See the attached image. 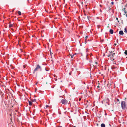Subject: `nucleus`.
<instances>
[{
    "mask_svg": "<svg viewBox=\"0 0 127 127\" xmlns=\"http://www.w3.org/2000/svg\"><path fill=\"white\" fill-rule=\"evenodd\" d=\"M121 107L122 109H125L127 108L126 105L125 101H122L121 102Z\"/></svg>",
    "mask_w": 127,
    "mask_h": 127,
    "instance_id": "obj_1",
    "label": "nucleus"
},
{
    "mask_svg": "<svg viewBox=\"0 0 127 127\" xmlns=\"http://www.w3.org/2000/svg\"><path fill=\"white\" fill-rule=\"evenodd\" d=\"M39 68L40 69V71H41L42 69L41 68V67L40 66H39V64H37L36 65V67L35 68V69L34 70L33 73H34L35 71H37V69Z\"/></svg>",
    "mask_w": 127,
    "mask_h": 127,
    "instance_id": "obj_2",
    "label": "nucleus"
},
{
    "mask_svg": "<svg viewBox=\"0 0 127 127\" xmlns=\"http://www.w3.org/2000/svg\"><path fill=\"white\" fill-rule=\"evenodd\" d=\"M61 103L64 104H66L67 102V100L65 99H62L61 100Z\"/></svg>",
    "mask_w": 127,
    "mask_h": 127,
    "instance_id": "obj_3",
    "label": "nucleus"
},
{
    "mask_svg": "<svg viewBox=\"0 0 127 127\" xmlns=\"http://www.w3.org/2000/svg\"><path fill=\"white\" fill-rule=\"evenodd\" d=\"M110 54L108 55V57H110V58L113 57H114V55H115V53H113L111 51L110 52Z\"/></svg>",
    "mask_w": 127,
    "mask_h": 127,
    "instance_id": "obj_4",
    "label": "nucleus"
},
{
    "mask_svg": "<svg viewBox=\"0 0 127 127\" xmlns=\"http://www.w3.org/2000/svg\"><path fill=\"white\" fill-rule=\"evenodd\" d=\"M119 34L120 35H123L124 34V33L121 30L119 31Z\"/></svg>",
    "mask_w": 127,
    "mask_h": 127,
    "instance_id": "obj_5",
    "label": "nucleus"
},
{
    "mask_svg": "<svg viewBox=\"0 0 127 127\" xmlns=\"http://www.w3.org/2000/svg\"><path fill=\"white\" fill-rule=\"evenodd\" d=\"M109 32L111 34H112L113 33V31L112 29H110L109 31Z\"/></svg>",
    "mask_w": 127,
    "mask_h": 127,
    "instance_id": "obj_6",
    "label": "nucleus"
},
{
    "mask_svg": "<svg viewBox=\"0 0 127 127\" xmlns=\"http://www.w3.org/2000/svg\"><path fill=\"white\" fill-rule=\"evenodd\" d=\"M87 18V19H88V20L89 21L90 19L91 18H90V17H89V16H86V17H84V19H85V18Z\"/></svg>",
    "mask_w": 127,
    "mask_h": 127,
    "instance_id": "obj_7",
    "label": "nucleus"
},
{
    "mask_svg": "<svg viewBox=\"0 0 127 127\" xmlns=\"http://www.w3.org/2000/svg\"><path fill=\"white\" fill-rule=\"evenodd\" d=\"M101 127H105V124L103 123L101 124Z\"/></svg>",
    "mask_w": 127,
    "mask_h": 127,
    "instance_id": "obj_8",
    "label": "nucleus"
},
{
    "mask_svg": "<svg viewBox=\"0 0 127 127\" xmlns=\"http://www.w3.org/2000/svg\"><path fill=\"white\" fill-rule=\"evenodd\" d=\"M29 104L30 105H31L32 104V102L31 101H29Z\"/></svg>",
    "mask_w": 127,
    "mask_h": 127,
    "instance_id": "obj_9",
    "label": "nucleus"
},
{
    "mask_svg": "<svg viewBox=\"0 0 127 127\" xmlns=\"http://www.w3.org/2000/svg\"><path fill=\"white\" fill-rule=\"evenodd\" d=\"M105 99L107 101V103L108 102V101H109V100L108 98H106Z\"/></svg>",
    "mask_w": 127,
    "mask_h": 127,
    "instance_id": "obj_10",
    "label": "nucleus"
},
{
    "mask_svg": "<svg viewBox=\"0 0 127 127\" xmlns=\"http://www.w3.org/2000/svg\"><path fill=\"white\" fill-rule=\"evenodd\" d=\"M124 32H125L126 33H127V29L126 28H125L124 29Z\"/></svg>",
    "mask_w": 127,
    "mask_h": 127,
    "instance_id": "obj_11",
    "label": "nucleus"
},
{
    "mask_svg": "<svg viewBox=\"0 0 127 127\" xmlns=\"http://www.w3.org/2000/svg\"><path fill=\"white\" fill-rule=\"evenodd\" d=\"M13 26V25L12 24H11L9 25V27L10 28L11 27H12Z\"/></svg>",
    "mask_w": 127,
    "mask_h": 127,
    "instance_id": "obj_12",
    "label": "nucleus"
},
{
    "mask_svg": "<svg viewBox=\"0 0 127 127\" xmlns=\"http://www.w3.org/2000/svg\"><path fill=\"white\" fill-rule=\"evenodd\" d=\"M18 14L19 15H21V13L20 11H19L18 12Z\"/></svg>",
    "mask_w": 127,
    "mask_h": 127,
    "instance_id": "obj_13",
    "label": "nucleus"
},
{
    "mask_svg": "<svg viewBox=\"0 0 127 127\" xmlns=\"http://www.w3.org/2000/svg\"><path fill=\"white\" fill-rule=\"evenodd\" d=\"M36 99H34L32 100V102H36Z\"/></svg>",
    "mask_w": 127,
    "mask_h": 127,
    "instance_id": "obj_14",
    "label": "nucleus"
},
{
    "mask_svg": "<svg viewBox=\"0 0 127 127\" xmlns=\"http://www.w3.org/2000/svg\"><path fill=\"white\" fill-rule=\"evenodd\" d=\"M125 53L126 55H127V51L126 50L125 52Z\"/></svg>",
    "mask_w": 127,
    "mask_h": 127,
    "instance_id": "obj_15",
    "label": "nucleus"
},
{
    "mask_svg": "<svg viewBox=\"0 0 127 127\" xmlns=\"http://www.w3.org/2000/svg\"><path fill=\"white\" fill-rule=\"evenodd\" d=\"M126 8H127L126 7V8H124V9H123L122 10L123 11H126L125 10V9Z\"/></svg>",
    "mask_w": 127,
    "mask_h": 127,
    "instance_id": "obj_16",
    "label": "nucleus"
},
{
    "mask_svg": "<svg viewBox=\"0 0 127 127\" xmlns=\"http://www.w3.org/2000/svg\"><path fill=\"white\" fill-rule=\"evenodd\" d=\"M88 36H86L85 37V38H86V39L87 38H88Z\"/></svg>",
    "mask_w": 127,
    "mask_h": 127,
    "instance_id": "obj_17",
    "label": "nucleus"
},
{
    "mask_svg": "<svg viewBox=\"0 0 127 127\" xmlns=\"http://www.w3.org/2000/svg\"><path fill=\"white\" fill-rule=\"evenodd\" d=\"M45 106H46V107L47 108V107H49V106L48 105H46Z\"/></svg>",
    "mask_w": 127,
    "mask_h": 127,
    "instance_id": "obj_18",
    "label": "nucleus"
},
{
    "mask_svg": "<svg viewBox=\"0 0 127 127\" xmlns=\"http://www.w3.org/2000/svg\"><path fill=\"white\" fill-rule=\"evenodd\" d=\"M119 101V99H117V102H118Z\"/></svg>",
    "mask_w": 127,
    "mask_h": 127,
    "instance_id": "obj_19",
    "label": "nucleus"
},
{
    "mask_svg": "<svg viewBox=\"0 0 127 127\" xmlns=\"http://www.w3.org/2000/svg\"><path fill=\"white\" fill-rule=\"evenodd\" d=\"M124 12H125V14H126L127 13V12L126 11H125Z\"/></svg>",
    "mask_w": 127,
    "mask_h": 127,
    "instance_id": "obj_20",
    "label": "nucleus"
},
{
    "mask_svg": "<svg viewBox=\"0 0 127 127\" xmlns=\"http://www.w3.org/2000/svg\"><path fill=\"white\" fill-rule=\"evenodd\" d=\"M111 4H114V2H111Z\"/></svg>",
    "mask_w": 127,
    "mask_h": 127,
    "instance_id": "obj_21",
    "label": "nucleus"
},
{
    "mask_svg": "<svg viewBox=\"0 0 127 127\" xmlns=\"http://www.w3.org/2000/svg\"><path fill=\"white\" fill-rule=\"evenodd\" d=\"M45 70L46 71H49V70H47L46 69V68H45Z\"/></svg>",
    "mask_w": 127,
    "mask_h": 127,
    "instance_id": "obj_22",
    "label": "nucleus"
},
{
    "mask_svg": "<svg viewBox=\"0 0 127 127\" xmlns=\"http://www.w3.org/2000/svg\"><path fill=\"white\" fill-rule=\"evenodd\" d=\"M73 56H74V55H72V56H71V58H72L73 57Z\"/></svg>",
    "mask_w": 127,
    "mask_h": 127,
    "instance_id": "obj_23",
    "label": "nucleus"
},
{
    "mask_svg": "<svg viewBox=\"0 0 127 127\" xmlns=\"http://www.w3.org/2000/svg\"><path fill=\"white\" fill-rule=\"evenodd\" d=\"M104 102V101H102L101 102H102V104H103V102Z\"/></svg>",
    "mask_w": 127,
    "mask_h": 127,
    "instance_id": "obj_24",
    "label": "nucleus"
},
{
    "mask_svg": "<svg viewBox=\"0 0 127 127\" xmlns=\"http://www.w3.org/2000/svg\"><path fill=\"white\" fill-rule=\"evenodd\" d=\"M126 8H127V4H126Z\"/></svg>",
    "mask_w": 127,
    "mask_h": 127,
    "instance_id": "obj_25",
    "label": "nucleus"
},
{
    "mask_svg": "<svg viewBox=\"0 0 127 127\" xmlns=\"http://www.w3.org/2000/svg\"><path fill=\"white\" fill-rule=\"evenodd\" d=\"M97 87L98 88H99V86H98Z\"/></svg>",
    "mask_w": 127,
    "mask_h": 127,
    "instance_id": "obj_26",
    "label": "nucleus"
},
{
    "mask_svg": "<svg viewBox=\"0 0 127 127\" xmlns=\"http://www.w3.org/2000/svg\"><path fill=\"white\" fill-rule=\"evenodd\" d=\"M81 100V98H79V101H80Z\"/></svg>",
    "mask_w": 127,
    "mask_h": 127,
    "instance_id": "obj_27",
    "label": "nucleus"
},
{
    "mask_svg": "<svg viewBox=\"0 0 127 127\" xmlns=\"http://www.w3.org/2000/svg\"><path fill=\"white\" fill-rule=\"evenodd\" d=\"M23 67H24V68H25V65H24V66H23Z\"/></svg>",
    "mask_w": 127,
    "mask_h": 127,
    "instance_id": "obj_28",
    "label": "nucleus"
},
{
    "mask_svg": "<svg viewBox=\"0 0 127 127\" xmlns=\"http://www.w3.org/2000/svg\"><path fill=\"white\" fill-rule=\"evenodd\" d=\"M118 39H117V42H118Z\"/></svg>",
    "mask_w": 127,
    "mask_h": 127,
    "instance_id": "obj_29",
    "label": "nucleus"
},
{
    "mask_svg": "<svg viewBox=\"0 0 127 127\" xmlns=\"http://www.w3.org/2000/svg\"><path fill=\"white\" fill-rule=\"evenodd\" d=\"M41 79H43V77H42V78H41Z\"/></svg>",
    "mask_w": 127,
    "mask_h": 127,
    "instance_id": "obj_30",
    "label": "nucleus"
},
{
    "mask_svg": "<svg viewBox=\"0 0 127 127\" xmlns=\"http://www.w3.org/2000/svg\"><path fill=\"white\" fill-rule=\"evenodd\" d=\"M96 125H97V126H98V124H97Z\"/></svg>",
    "mask_w": 127,
    "mask_h": 127,
    "instance_id": "obj_31",
    "label": "nucleus"
},
{
    "mask_svg": "<svg viewBox=\"0 0 127 127\" xmlns=\"http://www.w3.org/2000/svg\"><path fill=\"white\" fill-rule=\"evenodd\" d=\"M37 82L36 84H35V85H37Z\"/></svg>",
    "mask_w": 127,
    "mask_h": 127,
    "instance_id": "obj_32",
    "label": "nucleus"
},
{
    "mask_svg": "<svg viewBox=\"0 0 127 127\" xmlns=\"http://www.w3.org/2000/svg\"><path fill=\"white\" fill-rule=\"evenodd\" d=\"M104 56V55H103V56Z\"/></svg>",
    "mask_w": 127,
    "mask_h": 127,
    "instance_id": "obj_33",
    "label": "nucleus"
},
{
    "mask_svg": "<svg viewBox=\"0 0 127 127\" xmlns=\"http://www.w3.org/2000/svg\"><path fill=\"white\" fill-rule=\"evenodd\" d=\"M84 15H85V16H86V14H85H85H84Z\"/></svg>",
    "mask_w": 127,
    "mask_h": 127,
    "instance_id": "obj_34",
    "label": "nucleus"
},
{
    "mask_svg": "<svg viewBox=\"0 0 127 127\" xmlns=\"http://www.w3.org/2000/svg\"><path fill=\"white\" fill-rule=\"evenodd\" d=\"M49 41L50 42V39H49Z\"/></svg>",
    "mask_w": 127,
    "mask_h": 127,
    "instance_id": "obj_35",
    "label": "nucleus"
},
{
    "mask_svg": "<svg viewBox=\"0 0 127 127\" xmlns=\"http://www.w3.org/2000/svg\"><path fill=\"white\" fill-rule=\"evenodd\" d=\"M59 127H62V126H60Z\"/></svg>",
    "mask_w": 127,
    "mask_h": 127,
    "instance_id": "obj_36",
    "label": "nucleus"
},
{
    "mask_svg": "<svg viewBox=\"0 0 127 127\" xmlns=\"http://www.w3.org/2000/svg\"><path fill=\"white\" fill-rule=\"evenodd\" d=\"M95 63H96V64H97V63L96 62Z\"/></svg>",
    "mask_w": 127,
    "mask_h": 127,
    "instance_id": "obj_37",
    "label": "nucleus"
},
{
    "mask_svg": "<svg viewBox=\"0 0 127 127\" xmlns=\"http://www.w3.org/2000/svg\"><path fill=\"white\" fill-rule=\"evenodd\" d=\"M73 127H76V126H73Z\"/></svg>",
    "mask_w": 127,
    "mask_h": 127,
    "instance_id": "obj_38",
    "label": "nucleus"
},
{
    "mask_svg": "<svg viewBox=\"0 0 127 127\" xmlns=\"http://www.w3.org/2000/svg\"><path fill=\"white\" fill-rule=\"evenodd\" d=\"M116 45V44H114V45Z\"/></svg>",
    "mask_w": 127,
    "mask_h": 127,
    "instance_id": "obj_39",
    "label": "nucleus"
},
{
    "mask_svg": "<svg viewBox=\"0 0 127 127\" xmlns=\"http://www.w3.org/2000/svg\"><path fill=\"white\" fill-rule=\"evenodd\" d=\"M100 6H101V5H100Z\"/></svg>",
    "mask_w": 127,
    "mask_h": 127,
    "instance_id": "obj_40",
    "label": "nucleus"
},
{
    "mask_svg": "<svg viewBox=\"0 0 127 127\" xmlns=\"http://www.w3.org/2000/svg\"><path fill=\"white\" fill-rule=\"evenodd\" d=\"M86 50H87L86 51V52H87V49H86Z\"/></svg>",
    "mask_w": 127,
    "mask_h": 127,
    "instance_id": "obj_41",
    "label": "nucleus"
},
{
    "mask_svg": "<svg viewBox=\"0 0 127 127\" xmlns=\"http://www.w3.org/2000/svg\"><path fill=\"white\" fill-rule=\"evenodd\" d=\"M100 12H101L102 11H101V10H100Z\"/></svg>",
    "mask_w": 127,
    "mask_h": 127,
    "instance_id": "obj_42",
    "label": "nucleus"
},
{
    "mask_svg": "<svg viewBox=\"0 0 127 127\" xmlns=\"http://www.w3.org/2000/svg\"><path fill=\"white\" fill-rule=\"evenodd\" d=\"M51 52L50 51V54H51Z\"/></svg>",
    "mask_w": 127,
    "mask_h": 127,
    "instance_id": "obj_43",
    "label": "nucleus"
},
{
    "mask_svg": "<svg viewBox=\"0 0 127 127\" xmlns=\"http://www.w3.org/2000/svg\"><path fill=\"white\" fill-rule=\"evenodd\" d=\"M47 82H46V84H47Z\"/></svg>",
    "mask_w": 127,
    "mask_h": 127,
    "instance_id": "obj_44",
    "label": "nucleus"
},
{
    "mask_svg": "<svg viewBox=\"0 0 127 127\" xmlns=\"http://www.w3.org/2000/svg\"><path fill=\"white\" fill-rule=\"evenodd\" d=\"M90 75H91V73H90Z\"/></svg>",
    "mask_w": 127,
    "mask_h": 127,
    "instance_id": "obj_45",
    "label": "nucleus"
},
{
    "mask_svg": "<svg viewBox=\"0 0 127 127\" xmlns=\"http://www.w3.org/2000/svg\"><path fill=\"white\" fill-rule=\"evenodd\" d=\"M69 75H70V73H69Z\"/></svg>",
    "mask_w": 127,
    "mask_h": 127,
    "instance_id": "obj_46",
    "label": "nucleus"
},
{
    "mask_svg": "<svg viewBox=\"0 0 127 127\" xmlns=\"http://www.w3.org/2000/svg\"><path fill=\"white\" fill-rule=\"evenodd\" d=\"M35 92H36V90H35Z\"/></svg>",
    "mask_w": 127,
    "mask_h": 127,
    "instance_id": "obj_47",
    "label": "nucleus"
}]
</instances>
